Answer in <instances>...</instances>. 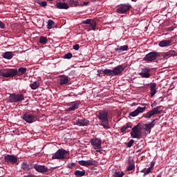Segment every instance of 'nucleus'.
<instances>
[{
    "mask_svg": "<svg viewBox=\"0 0 177 177\" xmlns=\"http://www.w3.org/2000/svg\"><path fill=\"white\" fill-rule=\"evenodd\" d=\"M23 120L26 121V122H28V124H32L35 121V115L26 112L24 114Z\"/></svg>",
    "mask_w": 177,
    "mask_h": 177,
    "instance_id": "obj_13",
    "label": "nucleus"
},
{
    "mask_svg": "<svg viewBox=\"0 0 177 177\" xmlns=\"http://www.w3.org/2000/svg\"><path fill=\"white\" fill-rule=\"evenodd\" d=\"M172 45V40L171 39H163L159 42V46L160 48H165L167 46H171Z\"/></svg>",
    "mask_w": 177,
    "mask_h": 177,
    "instance_id": "obj_22",
    "label": "nucleus"
},
{
    "mask_svg": "<svg viewBox=\"0 0 177 177\" xmlns=\"http://www.w3.org/2000/svg\"><path fill=\"white\" fill-rule=\"evenodd\" d=\"M131 106H136V103L135 102L132 103Z\"/></svg>",
    "mask_w": 177,
    "mask_h": 177,
    "instance_id": "obj_50",
    "label": "nucleus"
},
{
    "mask_svg": "<svg viewBox=\"0 0 177 177\" xmlns=\"http://www.w3.org/2000/svg\"><path fill=\"white\" fill-rule=\"evenodd\" d=\"M124 174L123 171H118L115 172L113 175L114 177H122L124 176Z\"/></svg>",
    "mask_w": 177,
    "mask_h": 177,
    "instance_id": "obj_37",
    "label": "nucleus"
},
{
    "mask_svg": "<svg viewBox=\"0 0 177 177\" xmlns=\"http://www.w3.org/2000/svg\"><path fill=\"white\" fill-rule=\"evenodd\" d=\"M67 3L68 5H72L73 6H80L82 5V2L79 0H67Z\"/></svg>",
    "mask_w": 177,
    "mask_h": 177,
    "instance_id": "obj_25",
    "label": "nucleus"
},
{
    "mask_svg": "<svg viewBox=\"0 0 177 177\" xmlns=\"http://www.w3.org/2000/svg\"><path fill=\"white\" fill-rule=\"evenodd\" d=\"M75 125H78L79 127H88V125H89V120L85 118L77 119L75 122Z\"/></svg>",
    "mask_w": 177,
    "mask_h": 177,
    "instance_id": "obj_15",
    "label": "nucleus"
},
{
    "mask_svg": "<svg viewBox=\"0 0 177 177\" xmlns=\"http://www.w3.org/2000/svg\"><path fill=\"white\" fill-rule=\"evenodd\" d=\"M1 172H3V170H1Z\"/></svg>",
    "mask_w": 177,
    "mask_h": 177,
    "instance_id": "obj_54",
    "label": "nucleus"
},
{
    "mask_svg": "<svg viewBox=\"0 0 177 177\" xmlns=\"http://www.w3.org/2000/svg\"><path fill=\"white\" fill-rule=\"evenodd\" d=\"M151 107H153V105H151Z\"/></svg>",
    "mask_w": 177,
    "mask_h": 177,
    "instance_id": "obj_55",
    "label": "nucleus"
},
{
    "mask_svg": "<svg viewBox=\"0 0 177 177\" xmlns=\"http://www.w3.org/2000/svg\"><path fill=\"white\" fill-rule=\"evenodd\" d=\"M135 169V162H133V160L131 158L129 159V167L127 168V171H133Z\"/></svg>",
    "mask_w": 177,
    "mask_h": 177,
    "instance_id": "obj_30",
    "label": "nucleus"
},
{
    "mask_svg": "<svg viewBox=\"0 0 177 177\" xmlns=\"http://www.w3.org/2000/svg\"><path fill=\"white\" fill-rule=\"evenodd\" d=\"M162 56L165 58V57H168V56L169 57H171V56H176V52H175V50H169L166 53H163Z\"/></svg>",
    "mask_w": 177,
    "mask_h": 177,
    "instance_id": "obj_27",
    "label": "nucleus"
},
{
    "mask_svg": "<svg viewBox=\"0 0 177 177\" xmlns=\"http://www.w3.org/2000/svg\"><path fill=\"white\" fill-rule=\"evenodd\" d=\"M161 174H158L156 177H161Z\"/></svg>",
    "mask_w": 177,
    "mask_h": 177,
    "instance_id": "obj_51",
    "label": "nucleus"
},
{
    "mask_svg": "<svg viewBox=\"0 0 177 177\" xmlns=\"http://www.w3.org/2000/svg\"><path fill=\"white\" fill-rule=\"evenodd\" d=\"M158 119H154L151 121V122L149 124H145V129L147 131V132H151V128H154V125H156V121H158Z\"/></svg>",
    "mask_w": 177,
    "mask_h": 177,
    "instance_id": "obj_21",
    "label": "nucleus"
},
{
    "mask_svg": "<svg viewBox=\"0 0 177 177\" xmlns=\"http://www.w3.org/2000/svg\"><path fill=\"white\" fill-rule=\"evenodd\" d=\"M89 5V1H84L80 6H88Z\"/></svg>",
    "mask_w": 177,
    "mask_h": 177,
    "instance_id": "obj_43",
    "label": "nucleus"
},
{
    "mask_svg": "<svg viewBox=\"0 0 177 177\" xmlns=\"http://www.w3.org/2000/svg\"><path fill=\"white\" fill-rule=\"evenodd\" d=\"M94 150L102 149V140L100 138H92L90 141Z\"/></svg>",
    "mask_w": 177,
    "mask_h": 177,
    "instance_id": "obj_12",
    "label": "nucleus"
},
{
    "mask_svg": "<svg viewBox=\"0 0 177 177\" xmlns=\"http://www.w3.org/2000/svg\"><path fill=\"white\" fill-rule=\"evenodd\" d=\"M95 162H96V161L93 160H80L78 162L80 165H82V167H91L92 165H95Z\"/></svg>",
    "mask_w": 177,
    "mask_h": 177,
    "instance_id": "obj_18",
    "label": "nucleus"
},
{
    "mask_svg": "<svg viewBox=\"0 0 177 177\" xmlns=\"http://www.w3.org/2000/svg\"><path fill=\"white\" fill-rule=\"evenodd\" d=\"M73 49L75 50H78V49H80V45L79 44H75L73 46Z\"/></svg>",
    "mask_w": 177,
    "mask_h": 177,
    "instance_id": "obj_44",
    "label": "nucleus"
},
{
    "mask_svg": "<svg viewBox=\"0 0 177 177\" xmlns=\"http://www.w3.org/2000/svg\"><path fill=\"white\" fill-rule=\"evenodd\" d=\"M3 57L4 59H7L8 60H10L13 57V53L12 52H6L3 54Z\"/></svg>",
    "mask_w": 177,
    "mask_h": 177,
    "instance_id": "obj_29",
    "label": "nucleus"
},
{
    "mask_svg": "<svg viewBox=\"0 0 177 177\" xmlns=\"http://www.w3.org/2000/svg\"><path fill=\"white\" fill-rule=\"evenodd\" d=\"M142 127H140V123L133 127L131 129V136L133 139H140L142 138Z\"/></svg>",
    "mask_w": 177,
    "mask_h": 177,
    "instance_id": "obj_5",
    "label": "nucleus"
},
{
    "mask_svg": "<svg viewBox=\"0 0 177 177\" xmlns=\"http://www.w3.org/2000/svg\"><path fill=\"white\" fill-rule=\"evenodd\" d=\"M82 24H86L84 27L86 28L87 30L91 31V30H96V21L91 19H87L85 21H83L82 22Z\"/></svg>",
    "mask_w": 177,
    "mask_h": 177,
    "instance_id": "obj_8",
    "label": "nucleus"
},
{
    "mask_svg": "<svg viewBox=\"0 0 177 177\" xmlns=\"http://www.w3.org/2000/svg\"><path fill=\"white\" fill-rule=\"evenodd\" d=\"M176 6H177V3H176Z\"/></svg>",
    "mask_w": 177,
    "mask_h": 177,
    "instance_id": "obj_57",
    "label": "nucleus"
},
{
    "mask_svg": "<svg viewBox=\"0 0 177 177\" xmlns=\"http://www.w3.org/2000/svg\"><path fill=\"white\" fill-rule=\"evenodd\" d=\"M145 110H146V106H144V107L139 106L135 111L131 112L129 113V116L130 117H136V116L139 115L140 113H143L145 111Z\"/></svg>",
    "mask_w": 177,
    "mask_h": 177,
    "instance_id": "obj_17",
    "label": "nucleus"
},
{
    "mask_svg": "<svg viewBox=\"0 0 177 177\" xmlns=\"http://www.w3.org/2000/svg\"><path fill=\"white\" fill-rule=\"evenodd\" d=\"M24 100V94L11 93L9 95V103H19Z\"/></svg>",
    "mask_w": 177,
    "mask_h": 177,
    "instance_id": "obj_6",
    "label": "nucleus"
},
{
    "mask_svg": "<svg viewBox=\"0 0 177 177\" xmlns=\"http://www.w3.org/2000/svg\"><path fill=\"white\" fill-rule=\"evenodd\" d=\"M150 95L151 97H153L156 93H157V84L156 83H150Z\"/></svg>",
    "mask_w": 177,
    "mask_h": 177,
    "instance_id": "obj_23",
    "label": "nucleus"
},
{
    "mask_svg": "<svg viewBox=\"0 0 177 177\" xmlns=\"http://www.w3.org/2000/svg\"><path fill=\"white\" fill-rule=\"evenodd\" d=\"M96 151H97V153H102V150H100V149H98Z\"/></svg>",
    "mask_w": 177,
    "mask_h": 177,
    "instance_id": "obj_49",
    "label": "nucleus"
},
{
    "mask_svg": "<svg viewBox=\"0 0 177 177\" xmlns=\"http://www.w3.org/2000/svg\"><path fill=\"white\" fill-rule=\"evenodd\" d=\"M161 109V106H156L152 109L151 111L143 115L144 118H151L153 115H156L157 114H161L162 113V110H160Z\"/></svg>",
    "mask_w": 177,
    "mask_h": 177,
    "instance_id": "obj_9",
    "label": "nucleus"
},
{
    "mask_svg": "<svg viewBox=\"0 0 177 177\" xmlns=\"http://www.w3.org/2000/svg\"><path fill=\"white\" fill-rule=\"evenodd\" d=\"M35 3H38V5H39L42 8H45V6H46V5H48V2H46V1H41L39 0H36Z\"/></svg>",
    "mask_w": 177,
    "mask_h": 177,
    "instance_id": "obj_35",
    "label": "nucleus"
},
{
    "mask_svg": "<svg viewBox=\"0 0 177 177\" xmlns=\"http://www.w3.org/2000/svg\"><path fill=\"white\" fill-rule=\"evenodd\" d=\"M4 160L6 161V162H8V164H17V157H16L14 155H6L4 156Z\"/></svg>",
    "mask_w": 177,
    "mask_h": 177,
    "instance_id": "obj_14",
    "label": "nucleus"
},
{
    "mask_svg": "<svg viewBox=\"0 0 177 177\" xmlns=\"http://www.w3.org/2000/svg\"><path fill=\"white\" fill-rule=\"evenodd\" d=\"M24 177H37V176H34V175H28V176H24Z\"/></svg>",
    "mask_w": 177,
    "mask_h": 177,
    "instance_id": "obj_48",
    "label": "nucleus"
},
{
    "mask_svg": "<svg viewBox=\"0 0 177 177\" xmlns=\"http://www.w3.org/2000/svg\"><path fill=\"white\" fill-rule=\"evenodd\" d=\"M53 24H55V21H53L51 20V19H49V20L48 21L47 28H48V29L52 28V26H53Z\"/></svg>",
    "mask_w": 177,
    "mask_h": 177,
    "instance_id": "obj_36",
    "label": "nucleus"
},
{
    "mask_svg": "<svg viewBox=\"0 0 177 177\" xmlns=\"http://www.w3.org/2000/svg\"><path fill=\"white\" fill-rule=\"evenodd\" d=\"M64 59H71V57H73V54L71 53H68L64 55Z\"/></svg>",
    "mask_w": 177,
    "mask_h": 177,
    "instance_id": "obj_40",
    "label": "nucleus"
},
{
    "mask_svg": "<svg viewBox=\"0 0 177 177\" xmlns=\"http://www.w3.org/2000/svg\"><path fill=\"white\" fill-rule=\"evenodd\" d=\"M160 56V53L157 52H150L147 54L143 58L144 62H148V63H153V62H156L157 57Z\"/></svg>",
    "mask_w": 177,
    "mask_h": 177,
    "instance_id": "obj_7",
    "label": "nucleus"
},
{
    "mask_svg": "<svg viewBox=\"0 0 177 177\" xmlns=\"http://www.w3.org/2000/svg\"><path fill=\"white\" fill-rule=\"evenodd\" d=\"M56 7L57 9H68V4L66 3L59 2L57 3Z\"/></svg>",
    "mask_w": 177,
    "mask_h": 177,
    "instance_id": "obj_28",
    "label": "nucleus"
},
{
    "mask_svg": "<svg viewBox=\"0 0 177 177\" xmlns=\"http://www.w3.org/2000/svg\"><path fill=\"white\" fill-rule=\"evenodd\" d=\"M68 168H69V169H73V168H74V167H75V163L72 162V163H68L67 165Z\"/></svg>",
    "mask_w": 177,
    "mask_h": 177,
    "instance_id": "obj_41",
    "label": "nucleus"
},
{
    "mask_svg": "<svg viewBox=\"0 0 177 177\" xmlns=\"http://www.w3.org/2000/svg\"><path fill=\"white\" fill-rule=\"evenodd\" d=\"M60 85H66L68 83V76L67 75H60Z\"/></svg>",
    "mask_w": 177,
    "mask_h": 177,
    "instance_id": "obj_26",
    "label": "nucleus"
},
{
    "mask_svg": "<svg viewBox=\"0 0 177 177\" xmlns=\"http://www.w3.org/2000/svg\"><path fill=\"white\" fill-rule=\"evenodd\" d=\"M34 168H35V165H33L31 162H24L21 164V169L24 171H30V169H34Z\"/></svg>",
    "mask_w": 177,
    "mask_h": 177,
    "instance_id": "obj_16",
    "label": "nucleus"
},
{
    "mask_svg": "<svg viewBox=\"0 0 177 177\" xmlns=\"http://www.w3.org/2000/svg\"><path fill=\"white\" fill-rule=\"evenodd\" d=\"M98 120L100 121V125L104 129H110V124L109 123V111L107 109L100 110L96 114Z\"/></svg>",
    "mask_w": 177,
    "mask_h": 177,
    "instance_id": "obj_1",
    "label": "nucleus"
},
{
    "mask_svg": "<svg viewBox=\"0 0 177 177\" xmlns=\"http://www.w3.org/2000/svg\"><path fill=\"white\" fill-rule=\"evenodd\" d=\"M122 71H124V66L122 65H119L115 67L113 70L111 69L104 70L103 74H104V75L115 77V75H120V74H121Z\"/></svg>",
    "mask_w": 177,
    "mask_h": 177,
    "instance_id": "obj_4",
    "label": "nucleus"
},
{
    "mask_svg": "<svg viewBox=\"0 0 177 177\" xmlns=\"http://www.w3.org/2000/svg\"><path fill=\"white\" fill-rule=\"evenodd\" d=\"M128 128H132V123L129 122L125 126H123L121 128V132H122V133L125 132L127 131V129H128Z\"/></svg>",
    "mask_w": 177,
    "mask_h": 177,
    "instance_id": "obj_33",
    "label": "nucleus"
},
{
    "mask_svg": "<svg viewBox=\"0 0 177 177\" xmlns=\"http://www.w3.org/2000/svg\"><path fill=\"white\" fill-rule=\"evenodd\" d=\"M143 105H144V106H147V104H144Z\"/></svg>",
    "mask_w": 177,
    "mask_h": 177,
    "instance_id": "obj_53",
    "label": "nucleus"
},
{
    "mask_svg": "<svg viewBox=\"0 0 177 177\" xmlns=\"http://www.w3.org/2000/svg\"><path fill=\"white\" fill-rule=\"evenodd\" d=\"M0 177H2V176H0Z\"/></svg>",
    "mask_w": 177,
    "mask_h": 177,
    "instance_id": "obj_56",
    "label": "nucleus"
},
{
    "mask_svg": "<svg viewBox=\"0 0 177 177\" xmlns=\"http://www.w3.org/2000/svg\"><path fill=\"white\" fill-rule=\"evenodd\" d=\"M142 172H144L143 176H146V175H149L150 172H151V167H148L146 170H143Z\"/></svg>",
    "mask_w": 177,
    "mask_h": 177,
    "instance_id": "obj_38",
    "label": "nucleus"
},
{
    "mask_svg": "<svg viewBox=\"0 0 177 177\" xmlns=\"http://www.w3.org/2000/svg\"><path fill=\"white\" fill-rule=\"evenodd\" d=\"M155 164H156V162H151L149 168H151V169L152 168H154V165H155Z\"/></svg>",
    "mask_w": 177,
    "mask_h": 177,
    "instance_id": "obj_47",
    "label": "nucleus"
},
{
    "mask_svg": "<svg viewBox=\"0 0 177 177\" xmlns=\"http://www.w3.org/2000/svg\"><path fill=\"white\" fill-rule=\"evenodd\" d=\"M31 89L35 90L39 88V82H34L33 83L30 84Z\"/></svg>",
    "mask_w": 177,
    "mask_h": 177,
    "instance_id": "obj_32",
    "label": "nucleus"
},
{
    "mask_svg": "<svg viewBox=\"0 0 177 177\" xmlns=\"http://www.w3.org/2000/svg\"><path fill=\"white\" fill-rule=\"evenodd\" d=\"M70 158V151L62 148L53 154L52 160H68Z\"/></svg>",
    "mask_w": 177,
    "mask_h": 177,
    "instance_id": "obj_3",
    "label": "nucleus"
},
{
    "mask_svg": "<svg viewBox=\"0 0 177 177\" xmlns=\"http://www.w3.org/2000/svg\"><path fill=\"white\" fill-rule=\"evenodd\" d=\"M151 69L150 68L145 66L141 69V72L138 73V75L142 78H150L151 77Z\"/></svg>",
    "mask_w": 177,
    "mask_h": 177,
    "instance_id": "obj_11",
    "label": "nucleus"
},
{
    "mask_svg": "<svg viewBox=\"0 0 177 177\" xmlns=\"http://www.w3.org/2000/svg\"><path fill=\"white\" fill-rule=\"evenodd\" d=\"M132 1V2H136V1H138V0H131Z\"/></svg>",
    "mask_w": 177,
    "mask_h": 177,
    "instance_id": "obj_52",
    "label": "nucleus"
},
{
    "mask_svg": "<svg viewBox=\"0 0 177 177\" xmlns=\"http://www.w3.org/2000/svg\"><path fill=\"white\" fill-rule=\"evenodd\" d=\"M174 30H175V27H174V26L167 28V31H174Z\"/></svg>",
    "mask_w": 177,
    "mask_h": 177,
    "instance_id": "obj_46",
    "label": "nucleus"
},
{
    "mask_svg": "<svg viewBox=\"0 0 177 177\" xmlns=\"http://www.w3.org/2000/svg\"><path fill=\"white\" fill-rule=\"evenodd\" d=\"M97 75L98 77H102L101 74H102V73H103V70H102V69L97 70Z\"/></svg>",
    "mask_w": 177,
    "mask_h": 177,
    "instance_id": "obj_42",
    "label": "nucleus"
},
{
    "mask_svg": "<svg viewBox=\"0 0 177 177\" xmlns=\"http://www.w3.org/2000/svg\"><path fill=\"white\" fill-rule=\"evenodd\" d=\"M27 73V68L20 67L17 69H8L6 73L0 71V77L9 78L10 77H16V75H23Z\"/></svg>",
    "mask_w": 177,
    "mask_h": 177,
    "instance_id": "obj_2",
    "label": "nucleus"
},
{
    "mask_svg": "<svg viewBox=\"0 0 177 177\" xmlns=\"http://www.w3.org/2000/svg\"><path fill=\"white\" fill-rule=\"evenodd\" d=\"M128 45H124V46H118V48H115V51L117 53H121V52H125V50H128Z\"/></svg>",
    "mask_w": 177,
    "mask_h": 177,
    "instance_id": "obj_24",
    "label": "nucleus"
},
{
    "mask_svg": "<svg viewBox=\"0 0 177 177\" xmlns=\"http://www.w3.org/2000/svg\"><path fill=\"white\" fill-rule=\"evenodd\" d=\"M0 28H5V24L0 21Z\"/></svg>",
    "mask_w": 177,
    "mask_h": 177,
    "instance_id": "obj_45",
    "label": "nucleus"
},
{
    "mask_svg": "<svg viewBox=\"0 0 177 177\" xmlns=\"http://www.w3.org/2000/svg\"><path fill=\"white\" fill-rule=\"evenodd\" d=\"M135 143V140H130L127 143V147H132V145Z\"/></svg>",
    "mask_w": 177,
    "mask_h": 177,
    "instance_id": "obj_39",
    "label": "nucleus"
},
{
    "mask_svg": "<svg viewBox=\"0 0 177 177\" xmlns=\"http://www.w3.org/2000/svg\"><path fill=\"white\" fill-rule=\"evenodd\" d=\"M34 169H35V171L37 172H41V174L48 172V167H45L44 165H39L38 164L35 165Z\"/></svg>",
    "mask_w": 177,
    "mask_h": 177,
    "instance_id": "obj_20",
    "label": "nucleus"
},
{
    "mask_svg": "<svg viewBox=\"0 0 177 177\" xmlns=\"http://www.w3.org/2000/svg\"><path fill=\"white\" fill-rule=\"evenodd\" d=\"M39 42L42 45H46V44H48V39L46 37L41 36L39 38Z\"/></svg>",
    "mask_w": 177,
    "mask_h": 177,
    "instance_id": "obj_34",
    "label": "nucleus"
},
{
    "mask_svg": "<svg viewBox=\"0 0 177 177\" xmlns=\"http://www.w3.org/2000/svg\"><path fill=\"white\" fill-rule=\"evenodd\" d=\"M71 106L68 108H67L66 111H75L78 107H80V105L81 104V102L80 101H76L73 102H71Z\"/></svg>",
    "mask_w": 177,
    "mask_h": 177,
    "instance_id": "obj_19",
    "label": "nucleus"
},
{
    "mask_svg": "<svg viewBox=\"0 0 177 177\" xmlns=\"http://www.w3.org/2000/svg\"><path fill=\"white\" fill-rule=\"evenodd\" d=\"M75 176L76 177H82V176H85V170H76L75 171Z\"/></svg>",
    "mask_w": 177,
    "mask_h": 177,
    "instance_id": "obj_31",
    "label": "nucleus"
},
{
    "mask_svg": "<svg viewBox=\"0 0 177 177\" xmlns=\"http://www.w3.org/2000/svg\"><path fill=\"white\" fill-rule=\"evenodd\" d=\"M131 8H132V6H131L129 3L121 4L116 9V12L120 15H124V13H127V12H129V10H131Z\"/></svg>",
    "mask_w": 177,
    "mask_h": 177,
    "instance_id": "obj_10",
    "label": "nucleus"
}]
</instances>
